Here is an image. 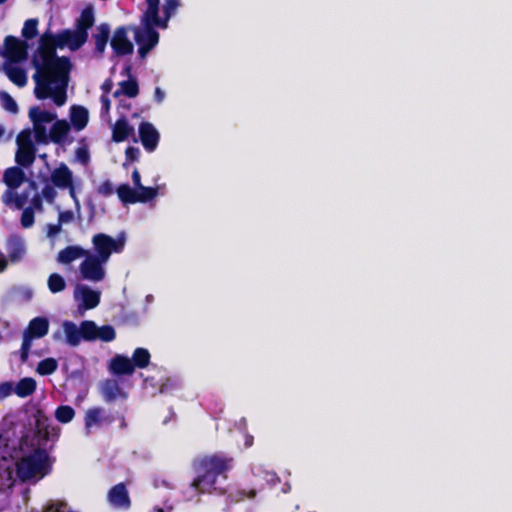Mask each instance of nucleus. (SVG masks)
Returning <instances> with one entry per match:
<instances>
[{
  "label": "nucleus",
  "instance_id": "obj_1",
  "mask_svg": "<svg viewBox=\"0 0 512 512\" xmlns=\"http://www.w3.org/2000/svg\"><path fill=\"white\" fill-rule=\"evenodd\" d=\"M68 47L72 51V41L64 30L54 35L50 30L44 32L39 38L38 48L33 55L32 63L34 67L49 68L54 72H66L71 70L72 64L69 57H59L56 49Z\"/></svg>",
  "mask_w": 512,
  "mask_h": 512
},
{
  "label": "nucleus",
  "instance_id": "obj_2",
  "mask_svg": "<svg viewBox=\"0 0 512 512\" xmlns=\"http://www.w3.org/2000/svg\"><path fill=\"white\" fill-rule=\"evenodd\" d=\"M52 465L48 452L37 447L15 464L16 475L21 482L40 480L51 472Z\"/></svg>",
  "mask_w": 512,
  "mask_h": 512
},
{
  "label": "nucleus",
  "instance_id": "obj_3",
  "mask_svg": "<svg viewBox=\"0 0 512 512\" xmlns=\"http://www.w3.org/2000/svg\"><path fill=\"white\" fill-rule=\"evenodd\" d=\"M95 23L94 9L92 6L85 7L79 18L76 20V29H63L72 41V51L80 49L88 39V30Z\"/></svg>",
  "mask_w": 512,
  "mask_h": 512
},
{
  "label": "nucleus",
  "instance_id": "obj_4",
  "mask_svg": "<svg viewBox=\"0 0 512 512\" xmlns=\"http://www.w3.org/2000/svg\"><path fill=\"white\" fill-rule=\"evenodd\" d=\"M92 244L95 251L93 255L107 262L112 253H121L123 251L125 237L123 233L116 239L105 233H98L92 237Z\"/></svg>",
  "mask_w": 512,
  "mask_h": 512
},
{
  "label": "nucleus",
  "instance_id": "obj_5",
  "mask_svg": "<svg viewBox=\"0 0 512 512\" xmlns=\"http://www.w3.org/2000/svg\"><path fill=\"white\" fill-rule=\"evenodd\" d=\"M142 28L134 29V39L138 44V54L141 59L146 58L147 54L158 44L159 33L155 29L157 25L142 24Z\"/></svg>",
  "mask_w": 512,
  "mask_h": 512
},
{
  "label": "nucleus",
  "instance_id": "obj_6",
  "mask_svg": "<svg viewBox=\"0 0 512 512\" xmlns=\"http://www.w3.org/2000/svg\"><path fill=\"white\" fill-rule=\"evenodd\" d=\"M36 73L33 75V79L36 83L34 94L37 99L43 100L52 95L53 88L51 84H56V74L54 71L45 67H35Z\"/></svg>",
  "mask_w": 512,
  "mask_h": 512
},
{
  "label": "nucleus",
  "instance_id": "obj_7",
  "mask_svg": "<svg viewBox=\"0 0 512 512\" xmlns=\"http://www.w3.org/2000/svg\"><path fill=\"white\" fill-rule=\"evenodd\" d=\"M107 262L100 260L89 252L85 255V259L80 264L79 270L83 279L100 282L105 278L104 264Z\"/></svg>",
  "mask_w": 512,
  "mask_h": 512
},
{
  "label": "nucleus",
  "instance_id": "obj_8",
  "mask_svg": "<svg viewBox=\"0 0 512 512\" xmlns=\"http://www.w3.org/2000/svg\"><path fill=\"white\" fill-rule=\"evenodd\" d=\"M110 45L117 57H122L133 53L134 45L128 38L127 27L119 26L114 30Z\"/></svg>",
  "mask_w": 512,
  "mask_h": 512
},
{
  "label": "nucleus",
  "instance_id": "obj_9",
  "mask_svg": "<svg viewBox=\"0 0 512 512\" xmlns=\"http://www.w3.org/2000/svg\"><path fill=\"white\" fill-rule=\"evenodd\" d=\"M5 57L12 62L23 61L28 55V44L25 40L8 35L4 39Z\"/></svg>",
  "mask_w": 512,
  "mask_h": 512
},
{
  "label": "nucleus",
  "instance_id": "obj_10",
  "mask_svg": "<svg viewBox=\"0 0 512 512\" xmlns=\"http://www.w3.org/2000/svg\"><path fill=\"white\" fill-rule=\"evenodd\" d=\"M107 500L111 507L119 510H128L132 505L129 492L123 482L110 488L107 493Z\"/></svg>",
  "mask_w": 512,
  "mask_h": 512
},
{
  "label": "nucleus",
  "instance_id": "obj_11",
  "mask_svg": "<svg viewBox=\"0 0 512 512\" xmlns=\"http://www.w3.org/2000/svg\"><path fill=\"white\" fill-rule=\"evenodd\" d=\"M138 133L144 149L147 152L155 151L160 141V134L155 126L148 121H143L139 124Z\"/></svg>",
  "mask_w": 512,
  "mask_h": 512
},
{
  "label": "nucleus",
  "instance_id": "obj_12",
  "mask_svg": "<svg viewBox=\"0 0 512 512\" xmlns=\"http://www.w3.org/2000/svg\"><path fill=\"white\" fill-rule=\"evenodd\" d=\"M233 465V458L223 455L214 454L206 457L201 461L202 469H207L209 472L220 476L230 470Z\"/></svg>",
  "mask_w": 512,
  "mask_h": 512
},
{
  "label": "nucleus",
  "instance_id": "obj_13",
  "mask_svg": "<svg viewBox=\"0 0 512 512\" xmlns=\"http://www.w3.org/2000/svg\"><path fill=\"white\" fill-rule=\"evenodd\" d=\"M113 417L107 415L104 408L92 407L89 408L84 416L85 430L87 434L92 432V428L100 427L103 424L110 425L113 422Z\"/></svg>",
  "mask_w": 512,
  "mask_h": 512
},
{
  "label": "nucleus",
  "instance_id": "obj_14",
  "mask_svg": "<svg viewBox=\"0 0 512 512\" xmlns=\"http://www.w3.org/2000/svg\"><path fill=\"white\" fill-rule=\"evenodd\" d=\"M74 297L81 301L80 308L90 310L99 305L101 293L99 291L92 290L86 285H77Z\"/></svg>",
  "mask_w": 512,
  "mask_h": 512
},
{
  "label": "nucleus",
  "instance_id": "obj_15",
  "mask_svg": "<svg viewBox=\"0 0 512 512\" xmlns=\"http://www.w3.org/2000/svg\"><path fill=\"white\" fill-rule=\"evenodd\" d=\"M147 8L141 16V24L157 25L166 28V20L159 17L160 0H145Z\"/></svg>",
  "mask_w": 512,
  "mask_h": 512
},
{
  "label": "nucleus",
  "instance_id": "obj_16",
  "mask_svg": "<svg viewBox=\"0 0 512 512\" xmlns=\"http://www.w3.org/2000/svg\"><path fill=\"white\" fill-rule=\"evenodd\" d=\"M70 71L71 70H66V72H55L56 87L54 88L51 96L53 97V101L57 106H62L66 102V89L69 82Z\"/></svg>",
  "mask_w": 512,
  "mask_h": 512
},
{
  "label": "nucleus",
  "instance_id": "obj_17",
  "mask_svg": "<svg viewBox=\"0 0 512 512\" xmlns=\"http://www.w3.org/2000/svg\"><path fill=\"white\" fill-rule=\"evenodd\" d=\"M51 181L55 187L66 189L73 183V173L66 164L61 163L51 173Z\"/></svg>",
  "mask_w": 512,
  "mask_h": 512
},
{
  "label": "nucleus",
  "instance_id": "obj_18",
  "mask_svg": "<svg viewBox=\"0 0 512 512\" xmlns=\"http://www.w3.org/2000/svg\"><path fill=\"white\" fill-rule=\"evenodd\" d=\"M49 331V321L45 317H35L33 318L26 330L24 331V335L29 337L30 339L42 338L47 335Z\"/></svg>",
  "mask_w": 512,
  "mask_h": 512
},
{
  "label": "nucleus",
  "instance_id": "obj_19",
  "mask_svg": "<svg viewBox=\"0 0 512 512\" xmlns=\"http://www.w3.org/2000/svg\"><path fill=\"white\" fill-rule=\"evenodd\" d=\"M6 249L10 262L18 263L23 259L25 246L23 240L19 236H10L6 242Z\"/></svg>",
  "mask_w": 512,
  "mask_h": 512
},
{
  "label": "nucleus",
  "instance_id": "obj_20",
  "mask_svg": "<svg viewBox=\"0 0 512 512\" xmlns=\"http://www.w3.org/2000/svg\"><path fill=\"white\" fill-rule=\"evenodd\" d=\"M22 168L18 165L9 167L4 171L3 181L9 190L17 189L26 180V175Z\"/></svg>",
  "mask_w": 512,
  "mask_h": 512
},
{
  "label": "nucleus",
  "instance_id": "obj_21",
  "mask_svg": "<svg viewBox=\"0 0 512 512\" xmlns=\"http://www.w3.org/2000/svg\"><path fill=\"white\" fill-rule=\"evenodd\" d=\"M134 135V128L125 116L118 118L112 129V140L116 143L125 141L129 136Z\"/></svg>",
  "mask_w": 512,
  "mask_h": 512
},
{
  "label": "nucleus",
  "instance_id": "obj_22",
  "mask_svg": "<svg viewBox=\"0 0 512 512\" xmlns=\"http://www.w3.org/2000/svg\"><path fill=\"white\" fill-rule=\"evenodd\" d=\"M70 121L76 131L83 130L89 121L88 109L81 105H72L70 107Z\"/></svg>",
  "mask_w": 512,
  "mask_h": 512
},
{
  "label": "nucleus",
  "instance_id": "obj_23",
  "mask_svg": "<svg viewBox=\"0 0 512 512\" xmlns=\"http://www.w3.org/2000/svg\"><path fill=\"white\" fill-rule=\"evenodd\" d=\"M109 367L111 372L118 376L131 375L134 372V365L131 359L123 355L113 357Z\"/></svg>",
  "mask_w": 512,
  "mask_h": 512
},
{
  "label": "nucleus",
  "instance_id": "obj_24",
  "mask_svg": "<svg viewBox=\"0 0 512 512\" xmlns=\"http://www.w3.org/2000/svg\"><path fill=\"white\" fill-rule=\"evenodd\" d=\"M217 477V475L209 472L207 469H203V473L193 480L192 486L200 493L211 492L215 489Z\"/></svg>",
  "mask_w": 512,
  "mask_h": 512
},
{
  "label": "nucleus",
  "instance_id": "obj_25",
  "mask_svg": "<svg viewBox=\"0 0 512 512\" xmlns=\"http://www.w3.org/2000/svg\"><path fill=\"white\" fill-rule=\"evenodd\" d=\"M95 42V51L99 56L105 52L110 38V26L107 23H101L97 26L96 32L92 35Z\"/></svg>",
  "mask_w": 512,
  "mask_h": 512
},
{
  "label": "nucleus",
  "instance_id": "obj_26",
  "mask_svg": "<svg viewBox=\"0 0 512 512\" xmlns=\"http://www.w3.org/2000/svg\"><path fill=\"white\" fill-rule=\"evenodd\" d=\"M69 131L70 124L65 119L56 120L49 132L50 141L56 144H63L67 139Z\"/></svg>",
  "mask_w": 512,
  "mask_h": 512
},
{
  "label": "nucleus",
  "instance_id": "obj_27",
  "mask_svg": "<svg viewBox=\"0 0 512 512\" xmlns=\"http://www.w3.org/2000/svg\"><path fill=\"white\" fill-rule=\"evenodd\" d=\"M87 252V250L80 246H67L58 253L57 260L62 264H70L76 259L87 255Z\"/></svg>",
  "mask_w": 512,
  "mask_h": 512
},
{
  "label": "nucleus",
  "instance_id": "obj_28",
  "mask_svg": "<svg viewBox=\"0 0 512 512\" xmlns=\"http://www.w3.org/2000/svg\"><path fill=\"white\" fill-rule=\"evenodd\" d=\"M3 70L9 80L18 87H23L27 84V73L25 69L10 64H4Z\"/></svg>",
  "mask_w": 512,
  "mask_h": 512
},
{
  "label": "nucleus",
  "instance_id": "obj_29",
  "mask_svg": "<svg viewBox=\"0 0 512 512\" xmlns=\"http://www.w3.org/2000/svg\"><path fill=\"white\" fill-rule=\"evenodd\" d=\"M62 327L67 344L72 347L78 346L82 340L80 326L78 327L74 322L66 320L63 322Z\"/></svg>",
  "mask_w": 512,
  "mask_h": 512
},
{
  "label": "nucleus",
  "instance_id": "obj_30",
  "mask_svg": "<svg viewBox=\"0 0 512 512\" xmlns=\"http://www.w3.org/2000/svg\"><path fill=\"white\" fill-rule=\"evenodd\" d=\"M36 158V148L17 147L15 153V162L23 168H29L33 165Z\"/></svg>",
  "mask_w": 512,
  "mask_h": 512
},
{
  "label": "nucleus",
  "instance_id": "obj_31",
  "mask_svg": "<svg viewBox=\"0 0 512 512\" xmlns=\"http://www.w3.org/2000/svg\"><path fill=\"white\" fill-rule=\"evenodd\" d=\"M29 118L34 126H40L44 123L52 122L56 118V114L41 110L38 106H33L29 110Z\"/></svg>",
  "mask_w": 512,
  "mask_h": 512
},
{
  "label": "nucleus",
  "instance_id": "obj_32",
  "mask_svg": "<svg viewBox=\"0 0 512 512\" xmlns=\"http://www.w3.org/2000/svg\"><path fill=\"white\" fill-rule=\"evenodd\" d=\"M121 388L116 380L107 379L102 383L101 393L106 402H113L117 399Z\"/></svg>",
  "mask_w": 512,
  "mask_h": 512
},
{
  "label": "nucleus",
  "instance_id": "obj_33",
  "mask_svg": "<svg viewBox=\"0 0 512 512\" xmlns=\"http://www.w3.org/2000/svg\"><path fill=\"white\" fill-rule=\"evenodd\" d=\"M37 383L31 377H25L19 380L14 388V392L21 398L31 396L36 390Z\"/></svg>",
  "mask_w": 512,
  "mask_h": 512
},
{
  "label": "nucleus",
  "instance_id": "obj_34",
  "mask_svg": "<svg viewBox=\"0 0 512 512\" xmlns=\"http://www.w3.org/2000/svg\"><path fill=\"white\" fill-rule=\"evenodd\" d=\"M120 89L114 92V97L124 94L129 98H134L139 94V85L136 79H128L119 83Z\"/></svg>",
  "mask_w": 512,
  "mask_h": 512
},
{
  "label": "nucleus",
  "instance_id": "obj_35",
  "mask_svg": "<svg viewBox=\"0 0 512 512\" xmlns=\"http://www.w3.org/2000/svg\"><path fill=\"white\" fill-rule=\"evenodd\" d=\"M117 195L123 204L137 203V190L130 187L129 184H121L116 189Z\"/></svg>",
  "mask_w": 512,
  "mask_h": 512
},
{
  "label": "nucleus",
  "instance_id": "obj_36",
  "mask_svg": "<svg viewBox=\"0 0 512 512\" xmlns=\"http://www.w3.org/2000/svg\"><path fill=\"white\" fill-rule=\"evenodd\" d=\"M151 355L146 348L138 347L132 354L131 361L135 368H146L150 363Z\"/></svg>",
  "mask_w": 512,
  "mask_h": 512
},
{
  "label": "nucleus",
  "instance_id": "obj_37",
  "mask_svg": "<svg viewBox=\"0 0 512 512\" xmlns=\"http://www.w3.org/2000/svg\"><path fill=\"white\" fill-rule=\"evenodd\" d=\"M97 324L92 320H84L80 323V333H82V340L95 341L97 333Z\"/></svg>",
  "mask_w": 512,
  "mask_h": 512
},
{
  "label": "nucleus",
  "instance_id": "obj_38",
  "mask_svg": "<svg viewBox=\"0 0 512 512\" xmlns=\"http://www.w3.org/2000/svg\"><path fill=\"white\" fill-rule=\"evenodd\" d=\"M2 200L6 205L14 204L17 209H22L24 204L27 201V195L26 194H17L13 192L12 190H7L3 196Z\"/></svg>",
  "mask_w": 512,
  "mask_h": 512
},
{
  "label": "nucleus",
  "instance_id": "obj_39",
  "mask_svg": "<svg viewBox=\"0 0 512 512\" xmlns=\"http://www.w3.org/2000/svg\"><path fill=\"white\" fill-rule=\"evenodd\" d=\"M58 368V362L54 358H45L41 360L36 368V372L39 375L47 376L53 374Z\"/></svg>",
  "mask_w": 512,
  "mask_h": 512
},
{
  "label": "nucleus",
  "instance_id": "obj_40",
  "mask_svg": "<svg viewBox=\"0 0 512 512\" xmlns=\"http://www.w3.org/2000/svg\"><path fill=\"white\" fill-rule=\"evenodd\" d=\"M47 285L50 292L55 294L62 292L66 288V281L60 274L52 273L48 277Z\"/></svg>",
  "mask_w": 512,
  "mask_h": 512
},
{
  "label": "nucleus",
  "instance_id": "obj_41",
  "mask_svg": "<svg viewBox=\"0 0 512 512\" xmlns=\"http://www.w3.org/2000/svg\"><path fill=\"white\" fill-rule=\"evenodd\" d=\"M22 37L26 40L34 39L38 35V19L30 18L24 22Z\"/></svg>",
  "mask_w": 512,
  "mask_h": 512
},
{
  "label": "nucleus",
  "instance_id": "obj_42",
  "mask_svg": "<svg viewBox=\"0 0 512 512\" xmlns=\"http://www.w3.org/2000/svg\"><path fill=\"white\" fill-rule=\"evenodd\" d=\"M75 410L69 405H60L55 411V418L58 422L66 424L72 421Z\"/></svg>",
  "mask_w": 512,
  "mask_h": 512
},
{
  "label": "nucleus",
  "instance_id": "obj_43",
  "mask_svg": "<svg viewBox=\"0 0 512 512\" xmlns=\"http://www.w3.org/2000/svg\"><path fill=\"white\" fill-rule=\"evenodd\" d=\"M137 189L139 190L137 191V203H146L151 201L157 196L158 193V190L155 187H146L142 185Z\"/></svg>",
  "mask_w": 512,
  "mask_h": 512
},
{
  "label": "nucleus",
  "instance_id": "obj_44",
  "mask_svg": "<svg viewBox=\"0 0 512 512\" xmlns=\"http://www.w3.org/2000/svg\"><path fill=\"white\" fill-rule=\"evenodd\" d=\"M116 338V332L113 326L103 325L97 328L96 340L99 339L103 342H111Z\"/></svg>",
  "mask_w": 512,
  "mask_h": 512
},
{
  "label": "nucleus",
  "instance_id": "obj_45",
  "mask_svg": "<svg viewBox=\"0 0 512 512\" xmlns=\"http://www.w3.org/2000/svg\"><path fill=\"white\" fill-rule=\"evenodd\" d=\"M17 147L36 148L32 141V132L30 129L22 130L16 137Z\"/></svg>",
  "mask_w": 512,
  "mask_h": 512
},
{
  "label": "nucleus",
  "instance_id": "obj_46",
  "mask_svg": "<svg viewBox=\"0 0 512 512\" xmlns=\"http://www.w3.org/2000/svg\"><path fill=\"white\" fill-rule=\"evenodd\" d=\"M0 102L2 107L11 112V113H17L18 112V105L14 98L7 92L1 91L0 92Z\"/></svg>",
  "mask_w": 512,
  "mask_h": 512
},
{
  "label": "nucleus",
  "instance_id": "obj_47",
  "mask_svg": "<svg viewBox=\"0 0 512 512\" xmlns=\"http://www.w3.org/2000/svg\"><path fill=\"white\" fill-rule=\"evenodd\" d=\"M179 6L180 0H164L163 14L164 19L166 20V27L168 26V21L175 14Z\"/></svg>",
  "mask_w": 512,
  "mask_h": 512
},
{
  "label": "nucleus",
  "instance_id": "obj_48",
  "mask_svg": "<svg viewBox=\"0 0 512 512\" xmlns=\"http://www.w3.org/2000/svg\"><path fill=\"white\" fill-rule=\"evenodd\" d=\"M20 222H21V226L25 229L33 226V224L35 222V214H34V210L31 206L26 207L23 210Z\"/></svg>",
  "mask_w": 512,
  "mask_h": 512
},
{
  "label": "nucleus",
  "instance_id": "obj_49",
  "mask_svg": "<svg viewBox=\"0 0 512 512\" xmlns=\"http://www.w3.org/2000/svg\"><path fill=\"white\" fill-rule=\"evenodd\" d=\"M32 340L23 334V340L20 348V359L22 362H26L29 357V352L32 346Z\"/></svg>",
  "mask_w": 512,
  "mask_h": 512
},
{
  "label": "nucleus",
  "instance_id": "obj_50",
  "mask_svg": "<svg viewBox=\"0 0 512 512\" xmlns=\"http://www.w3.org/2000/svg\"><path fill=\"white\" fill-rule=\"evenodd\" d=\"M34 136L38 143L47 144L50 140L49 134H47V130L44 125L34 126Z\"/></svg>",
  "mask_w": 512,
  "mask_h": 512
},
{
  "label": "nucleus",
  "instance_id": "obj_51",
  "mask_svg": "<svg viewBox=\"0 0 512 512\" xmlns=\"http://www.w3.org/2000/svg\"><path fill=\"white\" fill-rule=\"evenodd\" d=\"M140 157V150L137 147L134 146H128L125 149V163L124 166H126L128 163H132L135 161H138Z\"/></svg>",
  "mask_w": 512,
  "mask_h": 512
},
{
  "label": "nucleus",
  "instance_id": "obj_52",
  "mask_svg": "<svg viewBox=\"0 0 512 512\" xmlns=\"http://www.w3.org/2000/svg\"><path fill=\"white\" fill-rule=\"evenodd\" d=\"M97 192L104 197H109L114 193V186L110 180H105L98 186Z\"/></svg>",
  "mask_w": 512,
  "mask_h": 512
},
{
  "label": "nucleus",
  "instance_id": "obj_53",
  "mask_svg": "<svg viewBox=\"0 0 512 512\" xmlns=\"http://www.w3.org/2000/svg\"><path fill=\"white\" fill-rule=\"evenodd\" d=\"M76 157L84 165L88 164L90 160L89 151L85 147H80L76 149Z\"/></svg>",
  "mask_w": 512,
  "mask_h": 512
},
{
  "label": "nucleus",
  "instance_id": "obj_54",
  "mask_svg": "<svg viewBox=\"0 0 512 512\" xmlns=\"http://www.w3.org/2000/svg\"><path fill=\"white\" fill-rule=\"evenodd\" d=\"M74 220V213L71 210L61 211L58 215V222L63 225Z\"/></svg>",
  "mask_w": 512,
  "mask_h": 512
},
{
  "label": "nucleus",
  "instance_id": "obj_55",
  "mask_svg": "<svg viewBox=\"0 0 512 512\" xmlns=\"http://www.w3.org/2000/svg\"><path fill=\"white\" fill-rule=\"evenodd\" d=\"M14 391V387L11 382L0 383V398H6L11 395Z\"/></svg>",
  "mask_w": 512,
  "mask_h": 512
},
{
  "label": "nucleus",
  "instance_id": "obj_56",
  "mask_svg": "<svg viewBox=\"0 0 512 512\" xmlns=\"http://www.w3.org/2000/svg\"><path fill=\"white\" fill-rule=\"evenodd\" d=\"M42 195L47 201L51 202L56 197V191L52 186L46 185L42 189Z\"/></svg>",
  "mask_w": 512,
  "mask_h": 512
},
{
  "label": "nucleus",
  "instance_id": "obj_57",
  "mask_svg": "<svg viewBox=\"0 0 512 512\" xmlns=\"http://www.w3.org/2000/svg\"><path fill=\"white\" fill-rule=\"evenodd\" d=\"M62 225L58 222L57 224H48L47 225V236L55 237L61 232Z\"/></svg>",
  "mask_w": 512,
  "mask_h": 512
},
{
  "label": "nucleus",
  "instance_id": "obj_58",
  "mask_svg": "<svg viewBox=\"0 0 512 512\" xmlns=\"http://www.w3.org/2000/svg\"><path fill=\"white\" fill-rule=\"evenodd\" d=\"M132 181H133V184H134V187L135 188H138V187H141L142 184H141V176H140V173L137 169H134V171L132 172Z\"/></svg>",
  "mask_w": 512,
  "mask_h": 512
},
{
  "label": "nucleus",
  "instance_id": "obj_59",
  "mask_svg": "<svg viewBox=\"0 0 512 512\" xmlns=\"http://www.w3.org/2000/svg\"><path fill=\"white\" fill-rule=\"evenodd\" d=\"M154 95H155V99H156L157 102H162L163 101V99H164V92L159 87H157L155 89Z\"/></svg>",
  "mask_w": 512,
  "mask_h": 512
},
{
  "label": "nucleus",
  "instance_id": "obj_60",
  "mask_svg": "<svg viewBox=\"0 0 512 512\" xmlns=\"http://www.w3.org/2000/svg\"><path fill=\"white\" fill-rule=\"evenodd\" d=\"M7 259L6 257L0 253V273L3 272L7 268Z\"/></svg>",
  "mask_w": 512,
  "mask_h": 512
},
{
  "label": "nucleus",
  "instance_id": "obj_61",
  "mask_svg": "<svg viewBox=\"0 0 512 512\" xmlns=\"http://www.w3.org/2000/svg\"><path fill=\"white\" fill-rule=\"evenodd\" d=\"M111 88H112V82H111V80H106V81L103 83V85H102V89H103V91H104V92H106V93L110 92Z\"/></svg>",
  "mask_w": 512,
  "mask_h": 512
},
{
  "label": "nucleus",
  "instance_id": "obj_62",
  "mask_svg": "<svg viewBox=\"0 0 512 512\" xmlns=\"http://www.w3.org/2000/svg\"><path fill=\"white\" fill-rule=\"evenodd\" d=\"M67 189H69V194H70L71 198H73L75 200L76 204H78V200H77V197H76V192H75V188H74L73 183Z\"/></svg>",
  "mask_w": 512,
  "mask_h": 512
},
{
  "label": "nucleus",
  "instance_id": "obj_63",
  "mask_svg": "<svg viewBox=\"0 0 512 512\" xmlns=\"http://www.w3.org/2000/svg\"><path fill=\"white\" fill-rule=\"evenodd\" d=\"M101 101H102V103H103V107H104V108H106V109L108 110V109H109V107H110V100H109L107 97L102 96V97H101Z\"/></svg>",
  "mask_w": 512,
  "mask_h": 512
},
{
  "label": "nucleus",
  "instance_id": "obj_64",
  "mask_svg": "<svg viewBox=\"0 0 512 512\" xmlns=\"http://www.w3.org/2000/svg\"><path fill=\"white\" fill-rule=\"evenodd\" d=\"M43 512H59L54 504L48 505Z\"/></svg>",
  "mask_w": 512,
  "mask_h": 512
}]
</instances>
